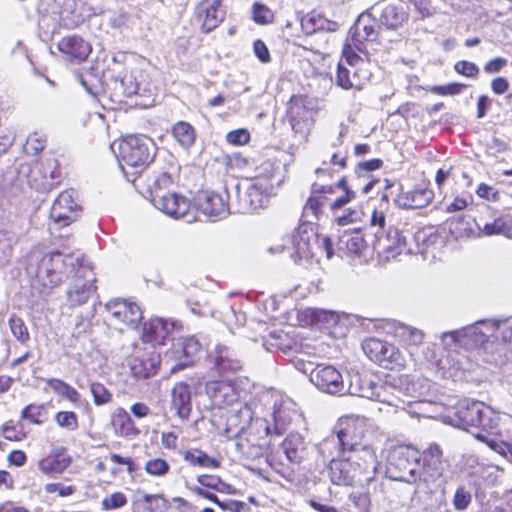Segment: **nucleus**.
Returning a JSON list of instances; mask_svg holds the SVG:
<instances>
[{"label":"nucleus","instance_id":"1","mask_svg":"<svg viewBox=\"0 0 512 512\" xmlns=\"http://www.w3.org/2000/svg\"><path fill=\"white\" fill-rule=\"evenodd\" d=\"M36 279L44 288H53L69 279L66 300L71 307L80 306L96 292V276L84 258L72 254L53 252L40 260Z\"/></svg>","mask_w":512,"mask_h":512},{"label":"nucleus","instance_id":"2","mask_svg":"<svg viewBox=\"0 0 512 512\" xmlns=\"http://www.w3.org/2000/svg\"><path fill=\"white\" fill-rule=\"evenodd\" d=\"M512 325L509 320H479L455 331L444 332L441 341L447 348L477 349L484 361L502 365L508 360Z\"/></svg>","mask_w":512,"mask_h":512},{"label":"nucleus","instance_id":"3","mask_svg":"<svg viewBox=\"0 0 512 512\" xmlns=\"http://www.w3.org/2000/svg\"><path fill=\"white\" fill-rule=\"evenodd\" d=\"M330 462L329 475L336 485H363L374 478L378 462L373 449H364L362 453L341 454L331 451L324 454Z\"/></svg>","mask_w":512,"mask_h":512},{"label":"nucleus","instance_id":"4","mask_svg":"<svg viewBox=\"0 0 512 512\" xmlns=\"http://www.w3.org/2000/svg\"><path fill=\"white\" fill-rule=\"evenodd\" d=\"M500 421L499 414L483 402L463 399L454 407L453 413L445 416V422L469 431L478 428L491 433L497 429Z\"/></svg>","mask_w":512,"mask_h":512},{"label":"nucleus","instance_id":"5","mask_svg":"<svg viewBox=\"0 0 512 512\" xmlns=\"http://www.w3.org/2000/svg\"><path fill=\"white\" fill-rule=\"evenodd\" d=\"M421 453L410 445L395 448L389 459L388 472L394 480L415 484L418 490H426L422 480Z\"/></svg>","mask_w":512,"mask_h":512},{"label":"nucleus","instance_id":"6","mask_svg":"<svg viewBox=\"0 0 512 512\" xmlns=\"http://www.w3.org/2000/svg\"><path fill=\"white\" fill-rule=\"evenodd\" d=\"M365 424L362 419H345L339 422L335 435L325 439L320 445L322 454L326 452H337L341 454L362 453L364 449H372L362 444L364 438Z\"/></svg>","mask_w":512,"mask_h":512},{"label":"nucleus","instance_id":"7","mask_svg":"<svg viewBox=\"0 0 512 512\" xmlns=\"http://www.w3.org/2000/svg\"><path fill=\"white\" fill-rule=\"evenodd\" d=\"M296 261L308 260L318 254H325L328 259L333 256L331 240L318 232V227L310 220L301 223L292 236Z\"/></svg>","mask_w":512,"mask_h":512},{"label":"nucleus","instance_id":"8","mask_svg":"<svg viewBox=\"0 0 512 512\" xmlns=\"http://www.w3.org/2000/svg\"><path fill=\"white\" fill-rule=\"evenodd\" d=\"M362 348L370 360L386 369L416 368L423 364V359H415L406 351L380 339L370 338Z\"/></svg>","mask_w":512,"mask_h":512},{"label":"nucleus","instance_id":"9","mask_svg":"<svg viewBox=\"0 0 512 512\" xmlns=\"http://www.w3.org/2000/svg\"><path fill=\"white\" fill-rule=\"evenodd\" d=\"M156 145L146 135H129L118 143L120 165L135 169H144L156 155Z\"/></svg>","mask_w":512,"mask_h":512},{"label":"nucleus","instance_id":"10","mask_svg":"<svg viewBox=\"0 0 512 512\" xmlns=\"http://www.w3.org/2000/svg\"><path fill=\"white\" fill-rule=\"evenodd\" d=\"M272 192L271 184L265 178H252L245 185H237L236 212L250 213L265 207Z\"/></svg>","mask_w":512,"mask_h":512},{"label":"nucleus","instance_id":"11","mask_svg":"<svg viewBox=\"0 0 512 512\" xmlns=\"http://www.w3.org/2000/svg\"><path fill=\"white\" fill-rule=\"evenodd\" d=\"M312 364L304 365L299 368L304 373H308L311 383L320 391L331 395H342L346 392L343 376L340 371L331 364H317L311 368Z\"/></svg>","mask_w":512,"mask_h":512},{"label":"nucleus","instance_id":"12","mask_svg":"<svg viewBox=\"0 0 512 512\" xmlns=\"http://www.w3.org/2000/svg\"><path fill=\"white\" fill-rule=\"evenodd\" d=\"M415 384L407 383L406 388L395 385L391 382L376 383L374 396L371 400L385 403L396 408L405 409L406 404H410L418 396L415 394Z\"/></svg>","mask_w":512,"mask_h":512},{"label":"nucleus","instance_id":"13","mask_svg":"<svg viewBox=\"0 0 512 512\" xmlns=\"http://www.w3.org/2000/svg\"><path fill=\"white\" fill-rule=\"evenodd\" d=\"M200 350V344L194 337L177 339L172 348L165 352L163 361H174L169 370L171 374L190 366L194 363V357Z\"/></svg>","mask_w":512,"mask_h":512},{"label":"nucleus","instance_id":"14","mask_svg":"<svg viewBox=\"0 0 512 512\" xmlns=\"http://www.w3.org/2000/svg\"><path fill=\"white\" fill-rule=\"evenodd\" d=\"M314 114L311 100L302 95L292 96L288 107V118L295 133H307L314 123Z\"/></svg>","mask_w":512,"mask_h":512},{"label":"nucleus","instance_id":"15","mask_svg":"<svg viewBox=\"0 0 512 512\" xmlns=\"http://www.w3.org/2000/svg\"><path fill=\"white\" fill-rule=\"evenodd\" d=\"M105 307L110 315V321L114 325H124L134 328L137 327L143 317L140 307L127 300H111Z\"/></svg>","mask_w":512,"mask_h":512},{"label":"nucleus","instance_id":"16","mask_svg":"<svg viewBox=\"0 0 512 512\" xmlns=\"http://www.w3.org/2000/svg\"><path fill=\"white\" fill-rule=\"evenodd\" d=\"M74 195L73 190H66L55 199L50 211V219L54 224L67 226L77 219L80 208L75 202Z\"/></svg>","mask_w":512,"mask_h":512},{"label":"nucleus","instance_id":"17","mask_svg":"<svg viewBox=\"0 0 512 512\" xmlns=\"http://www.w3.org/2000/svg\"><path fill=\"white\" fill-rule=\"evenodd\" d=\"M221 417L226 419L223 434L228 439H232L246 432L248 423L252 420V411L247 405L236 403L233 407L226 409Z\"/></svg>","mask_w":512,"mask_h":512},{"label":"nucleus","instance_id":"18","mask_svg":"<svg viewBox=\"0 0 512 512\" xmlns=\"http://www.w3.org/2000/svg\"><path fill=\"white\" fill-rule=\"evenodd\" d=\"M194 205L213 220L224 218L230 213L225 197L213 191H200L194 199Z\"/></svg>","mask_w":512,"mask_h":512},{"label":"nucleus","instance_id":"19","mask_svg":"<svg viewBox=\"0 0 512 512\" xmlns=\"http://www.w3.org/2000/svg\"><path fill=\"white\" fill-rule=\"evenodd\" d=\"M153 205L163 213L174 218H185L190 210V202L176 193H161L156 190L152 198Z\"/></svg>","mask_w":512,"mask_h":512},{"label":"nucleus","instance_id":"20","mask_svg":"<svg viewBox=\"0 0 512 512\" xmlns=\"http://www.w3.org/2000/svg\"><path fill=\"white\" fill-rule=\"evenodd\" d=\"M406 247V239L398 229L390 228L386 233L376 232L373 249L386 259L395 258Z\"/></svg>","mask_w":512,"mask_h":512},{"label":"nucleus","instance_id":"21","mask_svg":"<svg viewBox=\"0 0 512 512\" xmlns=\"http://www.w3.org/2000/svg\"><path fill=\"white\" fill-rule=\"evenodd\" d=\"M422 474L425 488L431 490L434 484L443 474L442 450L436 443H431L423 454Z\"/></svg>","mask_w":512,"mask_h":512},{"label":"nucleus","instance_id":"22","mask_svg":"<svg viewBox=\"0 0 512 512\" xmlns=\"http://www.w3.org/2000/svg\"><path fill=\"white\" fill-rule=\"evenodd\" d=\"M206 393L214 406L220 409L231 408L239 401V394L228 381H211L206 384Z\"/></svg>","mask_w":512,"mask_h":512},{"label":"nucleus","instance_id":"23","mask_svg":"<svg viewBox=\"0 0 512 512\" xmlns=\"http://www.w3.org/2000/svg\"><path fill=\"white\" fill-rule=\"evenodd\" d=\"M350 37L347 40L344 48L364 51V43L368 41H375L378 36L376 24L369 18H359L354 26L350 29Z\"/></svg>","mask_w":512,"mask_h":512},{"label":"nucleus","instance_id":"24","mask_svg":"<svg viewBox=\"0 0 512 512\" xmlns=\"http://www.w3.org/2000/svg\"><path fill=\"white\" fill-rule=\"evenodd\" d=\"M343 58L352 70L353 81H348L346 78L344 80V77H346L344 72L340 74V81L345 86H355V89L360 90L371 76L367 69V62L349 48H343Z\"/></svg>","mask_w":512,"mask_h":512},{"label":"nucleus","instance_id":"25","mask_svg":"<svg viewBox=\"0 0 512 512\" xmlns=\"http://www.w3.org/2000/svg\"><path fill=\"white\" fill-rule=\"evenodd\" d=\"M26 176L29 186L39 192L49 191L55 183L54 170L51 161L34 162L29 167Z\"/></svg>","mask_w":512,"mask_h":512},{"label":"nucleus","instance_id":"26","mask_svg":"<svg viewBox=\"0 0 512 512\" xmlns=\"http://www.w3.org/2000/svg\"><path fill=\"white\" fill-rule=\"evenodd\" d=\"M395 333L407 354H410L415 359H423V362L428 360L427 355L423 354L421 356L419 352L424 342V333L421 330L405 324H399L396 327Z\"/></svg>","mask_w":512,"mask_h":512},{"label":"nucleus","instance_id":"27","mask_svg":"<svg viewBox=\"0 0 512 512\" xmlns=\"http://www.w3.org/2000/svg\"><path fill=\"white\" fill-rule=\"evenodd\" d=\"M208 362L219 373H233L242 369V362L224 345H217L209 353Z\"/></svg>","mask_w":512,"mask_h":512},{"label":"nucleus","instance_id":"28","mask_svg":"<svg viewBox=\"0 0 512 512\" xmlns=\"http://www.w3.org/2000/svg\"><path fill=\"white\" fill-rule=\"evenodd\" d=\"M222 0H202L196 7V16L202 22V30L210 32L223 20L224 13L220 9Z\"/></svg>","mask_w":512,"mask_h":512},{"label":"nucleus","instance_id":"29","mask_svg":"<svg viewBox=\"0 0 512 512\" xmlns=\"http://www.w3.org/2000/svg\"><path fill=\"white\" fill-rule=\"evenodd\" d=\"M71 457L63 447L54 448L43 459L38 461V469L45 475L63 473L71 464Z\"/></svg>","mask_w":512,"mask_h":512},{"label":"nucleus","instance_id":"30","mask_svg":"<svg viewBox=\"0 0 512 512\" xmlns=\"http://www.w3.org/2000/svg\"><path fill=\"white\" fill-rule=\"evenodd\" d=\"M409 19V10L406 3L395 1L386 4L381 11L379 21L387 29L396 30Z\"/></svg>","mask_w":512,"mask_h":512},{"label":"nucleus","instance_id":"31","mask_svg":"<svg viewBox=\"0 0 512 512\" xmlns=\"http://www.w3.org/2000/svg\"><path fill=\"white\" fill-rule=\"evenodd\" d=\"M171 408L181 420H188L192 411L191 390L187 383L178 382L171 391Z\"/></svg>","mask_w":512,"mask_h":512},{"label":"nucleus","instance_id":"32","mask_svg":"<svg viewBox=\"0 0 512 512\" xmlns=\"http://www.w3.org/2000/svg\"><path fill=\"white\" fill-rule=\"evenodd\" d=\"M58 49L69 60L84 61L91 53V45L82 37L70 35L63 37L58 43Z\"/></svg>","mask_w":512,"mask_h":512},{"label":"nucleus","instance_id":"33","mask_svg":"<svg viewBox=\"0 0 512 512\" xmlns=\"http://www.w3.org/2000/svg\"><path fill=\"white\" fill-rule=\"evenodd\" d=\"M174 327L175 323L172 321L162 318L152 319L144 325L143 340L153 346L164 344Z\"/></svg>","mask_w":512,"mask_h":512},{"label":"nucleus","instance_id":"34","mask_svg":"<svg viewBox=\"0 0 512 512\" xmlns=\"http://www.w3.org/2000/svg\"><path fill=\"white\" fill-rule=\"evenodd\" d=\"M332 186H320L319 189L314 188L312 195L306 202L303 208V217L312 222L313 219H318L319 215L323 212V207L328 203L329 199L325 194L332 193Z\"/></svg>","mask_w":512,"mask_h":512},{"label":"nucleus","instance_id":"35","mask_svg":"<svg viewBox=\"0 0 512 512\" xmlns=\"http://www.w3.org/2000/svg\"><path fill=\"white\" fill-rule=\"evenodd\" d=\"M434 197V193L430 189H415L401 193L396 203L404 209H419L430 204Z\"/></svg>","mask_w":512,"mask_h":512},{"label":"nucleus","instance_id":"36","mask_svg":"<svg viewBox=\"0 0 512 512\" xmlns=\"http://www.w3.org/2000/svg\"><path fill=\"white\" fill-rule=\"evenodd\" d=\"M161 363L159 353L152 351L143 357H135L131 364L134 375L138 378H148L154 375Z\"/></svg>","mask_w":512,"mask_h":512},{"label":"nucleus","instance_id":"37","mask_svg":"<svg viewBox=\"0 0 512 512\" xmlns=\"http://www.w3.org/2000/svg\"><path fill=\"white\" fill-rule=\"evenodd\" d=\"M111 424L115 433L122 437H135L140 433L128 412L123 408H118L115 411L112 416Z\"/></svg>","mask_w":512,"mask_h":512},{"label":"nucleus","instance_id":"38","mask_svg":"<svg viewBox=\"0 0 512 512\" xmlns=\"http://www.w3.org/2000/svg\"><path fill=\"white\" fill-rule=\"evenodd\" d=\"M236 438V448L246 459H257L263 454V444L247 432L240 434Z\"/></svg>","mask_w":512,"mask_h":512},{"label":"nucleus","instance_id":"39","mask_svg":"<svg viewBox=\"0 0 512 512\" xmlns=\"http://www.w3.org/2000/svg\"><path fill=\"white\" fill-rule=\"evenodd\" d=\"M297 416V411L291 403H282L276 407L273 413L275 434L281 435L284 433Z\"/></svg>","mask_w":512,"mask_h":512},{"label":"nucleus","instance_id":"40","mask_svg":"<svg viewBox=\"0 0 512 512\" xmlns=\"http://www.w3.org/2000/svg\"><path fill=\"white\" fill-rule=\"evenodd\" d=\"M285 458L290 463H300L305 454L303 439L298 434H290L282 443Z\"/></svg>","mask_w":512,"mask_h":512},{"label":"nucleus","instance_id":"41","mask_svg":"<svg viewBox=\"0 0 512 512\" xmlns=\"http://www.w3.org/2000/svg\"><path fill=\"white\" fill-rule=\"evenodd\" d=\"M376 382L366 376L354 374L351 377L350 384L346 390L350 395L372 399Z\"/></svg>","mask_w":512,"mask_h":512},{"label":"nucleus","instance_id":"42","mask_svg":"<svg viewBox=\"0 0 512 512\" xmlns=\"http://www.w3.org/2000/svg\"><path fill=\"white\" fill-rule=\"evenodd\" d=\"M480 230L487 236L504 235L512 239V216L499 217L491 223H485Z\"/></svg>","mask_w":512,"mask_h":512},{"label":"nucleus","instance_id":"43","mask_svg":"<svg viewBox=\"0 0 512 512\" xmlns=\"http://www.w3.org/2000/svg\"><path fill=\"white\" fill-rule=\"evenodd\" d=\"M340 244L344 245L350 254L357 256L364 255L368 245L363 235L359 232L345 234L340 239Z\"/></svg>","mask_w":512,"mask_h":512},{"label":"nucleus","instance_id":"44","mask_svg":"<svg viewBox=\"0 0 512 512\" xmlns=\"http://www.w3.org/2000/svg\"><path fill=\"white\" fill-rule=\"evenodd\" d=\"M47 386L52 389L57 395L63 397L64 399L76 403L80 399L79 392L69 385L68 383L64 382L61 379L58 378H50L46 380Z\"/></svg>","mask_w":512,"mask_h":512},{"label":"nucleus","instance_id":"45","mask_svg":"<svg viewBox=\"0 0 512 512\" xmlns=\"http://www.w3.org/2000/svg\"><path fill=\"white\" fill-rule=\"evenodd\" d=\"M185 461L191 465L203 468H218L220 461L214 457L209 456L201 450H188L183 454Z\"/></svg>","mask_w":512,"mask_h":512},{"label":"nucleus","instance_id":"46","mask_svg":"<svg viewBox=\"0 0 512 512\" xmlns=\"http://www.w3.org/2000/svg\"><path fill=\"white\" fill-rule=\"evenodd\" d=\"M475 437L484 442L489 448L512 462V444L490 437L484 433H477Z\"/></svg>","mask_w":512,"mask_h":512},{"label":"nucleus","instance_id":"47","mask_svg":"<svg viewBox=\"0 0 512 512\" xmlns=\"http://www.w3.org/2000/svg\"><path fill=\"white\" fill-rule=\"evenodd\" d=\"M176 141L183 147H190L195 141L194 128L187 122H178L172 129Z\"/></svg>","mask_w":512,"mask_h":512},{"label":"nucleus","instance_id":"48","mask_svg":"<svg viewBox=\"0 0 512 512\" xmlns=\"http://www.w3.org/2000/svg\"><path fill=\"white\" fill-rule=\"evenodd\" d=\"M326 23L325 18L315 13H308L300 18L301 29L306 35L325 29Z\"/></svg>","mask_w":512,"mask_h":512},{"label":"nucleus","instance_id":"49","mask_svg":"<svg viewBox=\"0 0 512 512\" xmlns=\"http://www.w3.org/2000/svg\"><path fill=\"white\" fill-rule=\"evenodd\" d=\"M246 432L249 436H253L261 442L266 436L271 434V426L269 422L264 418H253L248 423Z\"/></svg>","mask_w":512,"mask_h":512},{"label":"nucleus","instance_id":"50","mask_svg":"<svg viewBox=\"0 0 512 512\" xmlns=\"http://www.w3.org/2000/svg\"><path fill=\"white\" fill-rule=\"evenodd\" d=\"M9 327L13 336L22 344H26L30 340V334L25 322L18 316H11L9 319Z\"/></svg>","mask_w":512,"mask_h":512},{"label":"nucleus","instance_id":"51","mask_svg":"<svg viewBox=\"0 0 512 512\" xmlns=\"http://www.w3.org/2000/svg\"><path fill=\"white\" fill-rule=\"evenodd\" d=\"M90 392L93 396V402L96 406L106 405L112 401V394L100 382H91Z\"/></svg>","mask_w":512,"mask_h":512},{"label":"nucleus","instance_id":"52","mask_svg":"<svg viewBox=\"0 0 512 512\" xmlns=\"http://www.w3.org/2000/svg\"><path fill=\"white\" fill-rule=\"evenodd\" d=\"M21 417L34 424H42L46 420L44 406L30 404L22 410Z\"/></svg>","mask_w":512,"mask_h":512},{"label":"nucleus","instance_id":"53","mask_svg":"<svg viewBox=\"0 0 512 512\" xmlns=\"http://www.w3.org/2000/svg\"><path fill=\"white\" fill-rule=\"evenodd\" d=\"M13 253V237L4 231H0V265L7 264Z\"/></svg>","mask_w":512,"mask_h":512},{"label":"nucleus","instance_id":"54","mask_svg":"<svg viewBox=\"0 0 512 512\" xmlns=\"http://www.w3.org/2000/svg\"><path fill=\"white\" fill-rule=\"evenodd\" d=\"M57 425L68 431H75L79 427L78 417L72 411H60L55 415Z\"/></svg>","mask_w":512,"mask_h":512},{"label":"nucleus","instance_id":"55","mask_svg":"<svg viewBox=\"0 0 512 512\" xmlns=\"http://www.w3.org/2000/svg\"><path fill=\"white\" fill-rule=\"evenodd\" d=\"M170 465L162 458L150 459L145 464V471L152 476H164L169 472Z\"/></svg>","mask_w":512,"mask_h":512},{"label":"nucleus","instance_id":"56","mask_svg":"<svg viewBox=\"0 0 512 512\" xmlns=\"http://www.w3.org/2000/svg\"><path fill=\"white\" fill-rule=\"evenodd\" d=\"M145 510L147 512H166L167 501L160 495H144Z\"/></svg>","mask_w":512,"mask_h":512},{"label":"nucleus","instance_id":"57","mask_svg":"<svg viewBox=\"0 0 512 512\" xmlns=\"http://www.w3.org/2000/svg\"><path fill=\"white\" fill-rule=\"evenodd\" d=\"M274 14L267 6L255 3L253 6V19L256 23L264 25L273 21Z\"/></svg>","mask_w":512,"mask_h":512},{"label":"nucleus","instance_id":"58","mask_svg":"<svg viewBox=\"0 0 512 512\" xmlns=\"http://www.w3.org/2000/svg\"><path fill=\"white\" fill-rule=\"evenodd\" d=\"M471 493L464 487H459L453 498V506L456 510H465L471 502Z\"/></svg>","mask_w":512,"mask_h":512},{"label":"nucleus","instance_id":"59","mask_svg":"<svg viewBox=\"0 0 512 512\" xmlns=\"http://www.w3.org/2000/svg\"><path fill=\"white\" fill-rule=\"evenodd\" d=\"M313 316L316 322L323 323L327 328L339 322V315L334 311L316 310Z\"/></svg>","mask_w":512,"mask_h":512},{"label":"nucleus","instance_id":"60","mask_svg":"<svg viewBox=\"0 0 512 512\" xmlns=\"http://www.w3.org/2000/svg\"><path fill=\"white\" fill-rule=\"evenodd\" d=\"M120 85L123 88V93L125 96H132L139 93L140 87L136 81V77L131 74H125L123 78L120 80Z\"/></svg>","mask_w":512,"mask_h":512},{"label":"nucleus","instance_id":"61","mask_svg":"<svg viewBox=\"0 0 512 512\" xmlns=\"http://www.w3.org/2000/svg\"><path fill=\"white\" fill-rule=\"evenodd\" d=\"M197 482L203 487L213 489L218 492H223L225 483L217 476L212 475H200L197 477Z\"/></svg>","mask_w":512,"mask_h":512},{"label":"nucleus","instance_id":"62","mask_svg":"<svg viewBox=\"0 0 512 512\" xmlns=\"http://www.w3.org/2000/svg\"><path fill=\"white\" fill-rule=\"evenodd\" d=\"M91 329V320L88 317H83L82 315H78L75 318L74 327L72 330V335L75 338H80L87 334Z\"/></svg>","mask_w":512,"mask_h":512},{"label":"nucleus","instance_id":"63","mask_svg":"<svg viewBox=\"0 0 512 512\" xmlns=\"http://www.w3.org/2000/svg\"><path fill=\"white\" fill-rule=\"evenodd\" d=\"M126 504V497L121 492H116L102 500L104 510L117 509Z\"/></svg>","mask_w":512,"mask_h":512},{"label":"nucleus","instance_id":"64","mask_svg":"<svg viewBox=\"0 0 512 512\" xmlns=\"http://www.w3.org/2000/svg\"><path fill=\"white\" fill-rule=\"evenodd\" d=\"M45 143L46 139L44 136L39 135L38 133H33L28 136L25 149L27 152L36 154L44 149Z\"/></svg>","mask_w":512,"mask_h":512}]
</instances>
